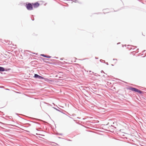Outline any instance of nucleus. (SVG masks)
I'll return each mask as SVG.
<instances>
[{
  "label": "nucleus",
  "instance_id": "obj_1",
  "mask_svg": "<svg viewBox=\"0 0 146 146\" xmlns=\"http://www.w3.org/2000/svg\"><path fill=\"white\" fill-rule=\"evenodd\" d=\"M25 6L28 10H32L33 9L32 3L27 2Z\"/></svg>",
  "mask_w": 146,
  "mask_h": 146
},
{
  "label": "nucleus",
  "instance_id": "obj_2",
  "mask_svg": "<svg viewBox=\"0 0 146 146\" xmlns=\"http://www.w3.org/2000/svg\"><path fill=\"white\" fill-rule=\"evenodd\" d=\"M128 89L129 90H131L132 91H134L135 92H137L138 93H139L140 90L136 88H134L132 87H129Z\"/></svg>",
  "mask_w": 146,
  "mask_h": 146
},
{
  "label": "nucleus",
  "instance_id": "obj_3",
  "mask_svg": "<svg viewBox=\"0 0 146 146\" xmlns=\"http://www.w3.org/2000/svg\"><path fill=\"white\" fill-rule=\"evenodd\" d=\"M41 58L44 62H46L47 63L50 64H52V63H50L49 62H48V61L46 62L45 61V60H50V61H58L57 60H56L49 59H47V58H42V57H41Z\"/></svg>",
  "mask_w": 146,
  "mask_h": 146
},
{
  "label": "nucleus",
  "instance_id": "obj_4",
  "mask_svg": "<svg viewBox=\"0 0 146 146\" xmlns=\"http://www.w3.org/2000/svg\"><path fill=\"white\" fill-rule=\"evenodd\" d=\"M33 77L36 79H43L44 78V77L40 76L37 74H35Z\"/></svg>",
  "mask_w": 146,
  "mask_h": 146
},
{
  "label": "nucleus",
  "instance_id": "obj_5",
  "mask_svg": "<svg viewBox=\"0 0 146 146\" xmlns=\"http://www.w3.org/2000/svg\"><path fill=\"white\" fill-rule=\"evenodd\" d=\"M33 7L34 8H37L40 5V4L38 2H36L34 3H32Z\"/></svg>",
  "mask_w": 146,
  "mask_h": 146
},
{
  "label": "nucleus",
  "instance_id": "obj_6",
  "mask_svg": "<svg viewBox=\"0 0 146 146\" xmlns=\"http://www.w3.org/2000/svg\"><path fill=\"white\" fill-rule=\"evenodd\" d=\"M57 108H56L54 107H53V108L54 109L56 110H57L58 111L61 113H62V111L63 109L59 108L57 106H56Z\"/></svg>",
  "mask_w": 146,
  "mask_h": 146
},
{
  "label": "nucleus",
  "instance_id": "obj_7",
  "mask_svg": "<svg viewBox=\"0 0 146 146\" xmlns=\"http://www.w3.org/2000/svg\"><path fill=\"white\" fill-rule=\"evenodd\" d=\"M62 113L66 115L68 117H70V118L71 119H74V118L72 117H70V116H69L68 115H67V113H68L66 111H65V110H63Z\"/></svg>",
  "mask_w": 146,
  "mask_h": 146
},
{
  "label": "nucleus",
  "instance_id": "obj_8",
  "mask_svg": "<svg viewBox=\"0 0 146 146\" xmlns=\"http://www.w3.org/2000/svg\"><path fill=\"white\" fill-rule=\"evenodd\" d=\"M45 81L47 82H52V80L48 79L47 78H44H44L43 79Z\"/></svg>",
  "mask_w": 146,
  "mask_h": 146
},
{
  "label": "nucleus",
  "instance_id": "obj_9",
  "mask_svg": "<svg viewBox=\"0 0 146 146\" xmlns=\"http://www.w3.org/2000/svg\"><path fill=\"white\" fill-rule=\"evenodd\" d=\"M40 55L41 56H42L43 57H44L45 58H50L51 57V56H50L49 55H45L43 54H41Z\"/></svg>",
  "mask_w": 146,
  "mask_h": 146
},
{
  "label": "nucleus",
  "instance_id": "obj_10",
  "mask_svg": "<svg viewBox=\"0 0 146 146\" xmlns=\"http://www.w3.org/2000/svg\"><path fill=\"white\" fill-rule=\"evenodd\" d=\"M4 68L0 66V72L1 73V74H3V73L1 72H4Z\"/></svg>",
  "mask_w": 146,
  "mask_h": 146
},
{
  "label": "nucleus",
  "instance_id": "obj_11",
  "mask_svg": "<svg viewBox=\"0 0 146 146\" xmlns=\"http://www.w3.org/2000/svg\"><path fill=\"white\" fill-rule=\"evenodd\" d=\"M25 127H28L31 126V125L29 123H26L24 124Z\"/></svg>",
  "mask_w": 146,
  "mask_h": 146
},
{
  "label": "nucleus",
  "instance_id": "obj_12",
  "mask_svg": "<svg viewBox=\"0 0 146 146\" xmlns=\"http://www.w3.org/2000/svg\"><path fill=\"white\" fill-rule=\"evenodd\" d=\"M11 70V69L10 68H4V71H9L10 70Z\"/></svg>",
  "mask_w": 146,
  "mask_h": 146
},
{
  "label": "nucleus",
  "instance_id": "obj_13",
  "mask_svg": "<svg viewBox=\"0 0 146 146\" xmlns=\"http://www.w3.org/2000/svg\"><path fill=\"white\" fill-rule=\"evenodd\" d=\"M145 92H143L141 90H140V91H139V93L140 94H143Z\"/></svg>",
  "mask_w": 146,
  "mask_h": 146
},
{
  "label": "nucleus",
  "instance_id": "obj_14",
  "mask_svg": "<svg viewBox=\"0 0 146 146\" xmlns=\"http://www.w3.org/2000/svg\"><path fill=\"white\" fill-rule=\"evenodd\" d=\"M71 1L75 3H78V2L77 0H69V1Z\"/></svg>",
  "mask_w": 146,
  "mask_h": 146
},
{
  "label": "nucleus",
  "instance_id": "obj_15",
  "mask_svg": "<svg viewBox=\"0 0 146 146\" xmlns=\"http://www.w3.org/2000/svg\"><path fill=\"white\" fill-rule=\"evenodd\" d=\"M33 119H34V120H36V121H42V120H40V119H38L34 118Z\"/></svg>",
  "mask_w": 146,
  "mask_h": 146
},
{
  "label": "nucleus",
  "instance_id": "obj_16",
  "mask_svg": "<svg viewBox=\"0 0 146 146\" xmlns=\"http://www.w3.org/2000/svg\"><path fill=\"white\" fill-rule=\"evenodd\" d=\"M31 122L34 123H36V124H37L40 125V123H38L37 122H36L33 121H31Z\"/></svg>",
  "mask_w": 146,
  "mask_h": 146
},
{
  "label": "nucleus",
  "instance_id": "obj_17",
  "mask_svg": "<svg viewBox=\"0 0 146 146\" xmlns=\"http://www.w3.org/2000/svg\"><path fill=\"white\" fill-rule=\"evenodd\" d=\"M94 75L95 76H100V75L97 73H95L94 74Z\"/></svg>",
  "mask_w": 146,
  "mask_h": 146
},
{
  "label": "nucleus",
  "instance_id": "obj_18",
  "mask_svg": "<svg viewBox=\"0 0 146 146\" xmlns=\"http://www.w3.org/2000/svg\"><path fill=\"white\" fill-rule=\"evenodd\" d=\"M31 20L32 21H34V18L33 17H31Z\"/></svg>",
  "mask_w": 146,
  "mask_h": 146
},
{
  "label": "nucleus",
  "instance_id": "obj_19",
  "mask_svg": "<svg viewBox=\"0 0 146 146\" xmlns=\"http://www.w3.org/2000/svg\"><path fill=\"white\" fill-rule=\"evenodd\" d=\"M104 63H106L107 65H108V62H105V61H104Z\"/></svg>",
  "mask_w": 146,
  "mask_h": 146
},
{
  "label": "nucleus",
  "instance_id": "obj_20",
  "mask_svg": "<svg viewBox=\"0 0 146 146\" xmlns=\"http://www.w3.org/2000/svg\"><path fill=\"white\" fill-rule=\"evenodd\" d=\"M89 72L91 74H92L91 73H94V72H92L91 71H90Z\"/></svg>",
  "mask_w": 146,
  "mask_h": 146
},
{
  "label": "nucleus",
  "instance_id": "obj_21",
  "mask_svg": "<svg viewBox=\"0 0 146 146\" xmlns=\"http://www.w3.org/2000/svg\"><path fill=\"white\" fill-rule=\"evenodd\" d=\"M103 61V60H102V59H100V62H102V61Z\"/></svg>",
  "mask_w": 146,
  "mask_h": 146
},
{
  "label": "nucleus",
  "instance_id": "obj_22",
  "mask_svg": "<svg viewBox=\"0 0 146 146\" xmlns=\"http://www.w3.org/2000/svg\"><path fill=\"white\" fill-rule=\"evenodd\" d=\"M101 72L102 73H105L104 72V71L103 70H101Z\"/></svg>",
  "mask_w": 146,
  "mask_h": 146
},
{
  "label": "nucleus",
  "instance_id": "obj_23",
  "mask_svg": "<svg viewBox=\"0 0 146 146\" xmlns=\"http://www.w3.org/2000/svg\"><path fill=\"white\" fill-rule=\"evenodd\" d=\"M75 115L74 114H72L71 115V116H74Z\"/></svg>",
  "mask_w": 146,
  "mask_h": 146
},
{
  "label": "nucleus",
  "instance_id": "obj_24",
  "mask_svg": "<svg viewBox=\"0 0 146 146\" xmlns=\"http://www.w3.org/2000/svg\"><path fill=\"white\" fill-rule=\"evenodd\" d=\"M127 46H131V47L133 46V45H128Z\"/></svg>",
  "mask_w": 146,
  "mask_h": 146
},
{
  "label": "nucleus",
  "instance_id": "obj_25",
  "mask_svg": "<svg viewBox=\"0 0 146 146\" xmlns=\"http://www.w3.org/2000/svg\"><path fill=\"white\" fill-rule=\"evenodd\" d=\"M64 58H60V60H62Z\"/></svg>",
  "mask_w": 146,
  "mask_h": 146
},
{
  "label": "nucleus",
  "instance_id": "obj_26",
  "mask_svg": "<svg viewBox=\"0 0 146 146\" xmlns=\"http://www.w3.org/2000/svg\"><path fill=\"white\" fill-rule=\"evenodd\" d=\"M53 58H56V59H58V57H53Z\"/></svg>",
  "mask_w": 146,
  "mask_h": 146
},
{
  "label": "nucleus",
  "instance_id": "obj_27",
  "mask_svg": "<svg viewBox=\"0 0 146 146\" xmlns=\"http://www.w3.org/2000/svg\"><path fill=\"white\" fill-rule=\"evenodd\" d=\"M36 134L37 135H40V134H38V133H36Z\"/></svg>",
  "mask_w": 146,
  "mask_h": 146
},
{
  "label": "nucleus",
  "instance_id": "obj_28",
  "mask_svg": "<svg viewBox=\"0 0 146 146\" xmlns=\"http://www.w3.org/2000/svg\"><path fill=\"white\" fill-rule=\"evenodd\" d=\"M117 60V59H113V60Z\"/></svg>",
  "mask_w": 146,
  "mask_h": 146
},
{
  "label": "nucleus",
  "instance_id": "obj_29",
  "mask_svg": "<svg viewBox=\"0 0 146 146\" xmlns=\"http://www.w3.org/2000/svg\"><path fill=\"white\" fill-rule=\"evenodd\" d=\"M136 48H137V47H136L135 48H134L133 49V50H135V49Z\"/></svg>",
  "mask_w": 146,
  "mask_h": 146
},
{
  "label": "nucleus",
  "instance_id": "obj_30",
  "mask_svg": "<svg viewBox=\"0 0 146 146\" xmlns=\"http://www.w3.org/2000/svg\"><path fill=\"white\" fill-rule=\"evenodd\" d=\"M95 58L96 59H98V58H97V57H95Z\"/></svg>",
  "mask_w": 146,
  "mask_h": 146
},
{
  "label": "nucleus",
  "instance_id": "obj_31",
  "mask_svg": "<svg viewBox=\"0 0 146 146\" xmlns=\"http://www.w3.org/2000/svg\"><path fill=\"white\" fill-rule=\"evenodd\" d=\"M68 141H71V140H70V139H68Z\"/></svg>",
  "mask_w": 146,
  "mask_h": 146
},
{
  "label": "nucleus",
  "instance_id": "obj_32",
  "mask_svg": "<svg viewBox=\"0 0 146 146\" xmlns=\"http://www.w3.org/2000/svg\"><path fill=\"white\" fill-rule=\"evenodd\" d=\"M145 51V50H144L143 51V52H144Z\"/></svg>",
  "mask_w": 146,
  "mask_h": 146
},
{
  "label": "nucleus",
  "instance_id": "obj_33",
  "mask_svg": "<svg viewBox=\"0 0 146 146\" xmlns=\"http://www.w3.org/2000/svg\"><path fill=\"white\" fill-rule=\"evenodd\" d=\"M120 42H118V43H117V44H120Z\"/></svg>",
  "mask_w": 146,
  "mask_h": 146
},
{
  "label": "nucleus",
  "instance_id": "obj_34",
  "mask_svg": "<svg viewBox=\"0 0 146 146\" xmlns=\"http://www.w3.org/2000/svg\"><path fill=\"white\" fill-rule=\"evenodd\" d=\"M62 135V133H60V134H59V135Z\"/></svg>",
  "mask_w": 146,
  "mask_h": 146
},
{
  "label": "nucleus",
  "instance_id": "obj_35",
  "mask_svg": "<svg viewBox=\"0 0 146 146\" xmlns=\"http://www.w3.org/2000/svg\"><path fill=\"white\" fill-rule=\"evenodd\" d=\"M145 54H145V56H143V57H145L146 56V53Z\"/></svg>",
  "mask_w": 146,
  "mask_h": 146
},
{
  "label": "nucleus",
  "instance_id": "obj_36",
  "mask_svg": "<svg viewBox=\"0 0 146 146\" xmlns=\"http://www.w3.org/2000/svg\"><path fill=\"white\" fill-rule=\"evenodd\" d=\"M77 118H78V119H80V117H77Z\"/></svg>",
  "mask_w": 146,
  "mask_h": 146
},
{
  "label": "nucleus",
  "instance_id": "obj_37",
  "mask_svg": "<svg viewBox=\"0 0 146 146\" xmlns=\"http://www.w3.org/2000/svg\"><path fill=\"white\" fill-rule=\"evenodd\" d=\"M69 114V113H67V115H68Z\"/></svg>",
  "mask_w": 146,
  "mask_h": 146
},
{
  "label": "nucleus",
  "instance_id": "obj_38",
  "mask_svg": "<svg viewBox=\"0 0 146 146\" xmlns=\"http://www.w3.org/2000/svg\"><path fill=\"white\" fill-rule=\"evenodd\" d=\"M69 114V113H67V115H68Z\"/></svg>",
  "mask_w": 146,
  "mask_h": 146
},
{
  "label": "nucleus",
  "instance_id": "obj_39",
  "mask_svg": "<svg viewBox=\"0 0 146 146\" xmlns=\"http://www.w3.org/2000/svg\"><path fill=\"white\" fill-rule=\"evenodd\" d=\"M124 46H125L126 47V45L125 44Z\"/></svg>",
  "mask_w": 146,
  "mask_h": 146
},
{
  "label": "nucleus",
  "instance_id": "obj_40",
  "mask_svg": "<svg viewBox=\"0 0 146 146\" xmlns=\"http://www.w3.org/2000/svg\"><path fill=\"white\" fill-rule=\"evenodd\" d=\"M68 115H70V116H71V115H70V114H68Z\"/></svg>",
  "mask_w": 146,
  "mask_h": 146
},
{
  "label": "nucleus",
  "instance_id": "obj_41",
  "mask_svg": "<svg viewBox=\"0 0 146 146\" xmlns=\"http://www.w3.org/2000/svg\"><path fill=\"white\" fill-rule=\"evenodd\" d=\"M111 65V66H113V64H112Z\"/></svg>",
  "mask_w": 146,
  "mask_h": 146
},
{
  "label": "nucleus",
  "instance_id": "obj_42",
  "mask_svg": "<svg viewBox=\"0 0 146 146\" xmlns=\"http://www.w3.org/2000/svg\"><path fill=\"white\" fill-rule=\"evenodd\" d=\"M27 131V132H29L28 131Z\"/></svg>",
  "mask_w": 146,
  "mask_h": 146
},
{
  "label": "nucleus",
  "instance_id": "obj_43",
  "mask_svg": "<svg viewBox=\"0 0 146 146\" xmlns=\"http://www.w3.org/2000/svg\"><path fill=\"white\" fill-rule=\"evenodd\" d=\"M16 115H18V113H16Z\"/></svg>",
  "mask_w": 146,
  "mask_h": 146
},
{
  "label": "nucleus",
  "instance_id": "obj_44",
  "mask_svg": "<svg viewBox=\"0 0 146 146\" xmlns=\"http://www.w3.org/2000/svg\"><path fill=\"white\" fill-rule=\"evenodd\" d=\"M58 138H61V137H58Z\"/></svg>",
  "mask_w": 146,
  "mask_h": 146
},
{
  "label": "nucleus",
  "instance_id": "obj_45",
  "mask_svg": "<svg viewBox=\"0 0 146 146\" xmlns=\"http://www.w3.org/2000/svg\"><path fill=\"white\" fill-rule=\"evenodd\" d=\"M103 76H104V77H105V76H104V75H103Z\"/></svg>",
  "mask_w": 146,
  "mask_h": 146
},
{
  "label": "nucleus",
  "instance_id": "obj_46",
  "mask_svg": "<svg viewBox=\"0 0 146 146\" xmlns=\"http://www.w3.org/2000/svg\"><path fill=\"white\" fill-rule=\"evenodd\" d=\"M4 74H5V73H4Z\"/></svg>",
  "mask_w": 146,
  "mask_h": 146
}]
</instances>
